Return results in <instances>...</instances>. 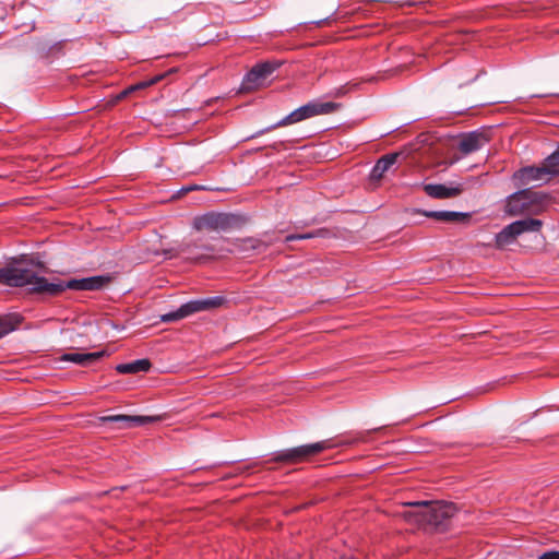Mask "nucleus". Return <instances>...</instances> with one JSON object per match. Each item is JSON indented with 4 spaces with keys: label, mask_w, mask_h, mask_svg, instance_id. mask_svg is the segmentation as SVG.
Returning <instances> with one entry per match:
<instances>
[{
    "label": "nucleus",
    "mask_w": 559,
    "mask_h": 559,
    "mask_svg": "<svg viewBox=\"0 0 559 559\" xmlns=\"http://www.w3.org/2000/svg\"><path fill=\"white\" fill-rule=\"evenodd\" d=\"M110 282L107 276H92L81 280H71L66 284L48 282L35 271L10 264L0 269V284L11 287H28L29 290L48 296H57L67 288L75 290H98Z\"/></svg>",
    "instance_id": "f257e3e1"
},
{
    "label": "nucleus",
    "mask_w": 559,
    "mask_h": 559,
    "mask_svg": "<svg viewBox=\"0 0 559 559\" xmlns=\"http://www.w3.org/2000/svg\"><path fill=\"white\" fill-rule=\"evenodd\" d=\"M408 506L420 507L419 511L404 512V518L408 522L416 524H429L436 530H444L448 521L456 513V507L451 502H412Z\"/></svg>",
    "instance_id": "f03ea898"
},
{
    "label": "nucleus",
    "mask_w": 559,
    "mask_h": 559,
    "mask_svg": "<svg viewBox=\"0 0 559 559\" xmlns=\"http://www.w3.org/2000/svg\"><path fill=\"white\" fill-rule=\"evenodd\" d=\"M551 202L552 197L547 192L523 189L508 197L506 213L510 216L539 215Z\"/></svg>",
    "instance_id": "7ed1b4c3"
},
{
    "label": "nucleus",
    "mask_w": 559,
    "mask_h": 559,
    "mask_svg": "<svg viewBox=\"0 0 559 559\" xmlns=\"http://www.w3.org/2000/svg\"><path fill=\"white\" fill-rule=\"evenodd\" d=\"M336 107H337V105L334 103H331V102H328V103L310 102V103L297 108L296 110H294L293 112H290L289 115L284 117L282 120H280L277 123L270 127L267 130L297 123L302 120L312 118L314 116L328 115V114L333 112L336 109Z\"/></svg>",
    "instance_id": "20e7f679"
},
{
    "label": "nucleus",
    "mask_w": 559,
    "mask_h": 559,
    "mask_svg": "<svg viewBox=\"0 0 559 559\" xmlns=\"http://www.w3.org/2000/svg\"><path fill=\"white\" fill-rule=\"evenodd\" d=\"M336 107H337V105L334 103H331V102H328V103L310 102V103L297 108L296 110H294L293 112H290L289 115L284 117L282 120H280L277 123L270 127L267 130L297 123L302 120L312 118L314 116L328 115V114L333 112L336 109Z\"/></svg>",
    "instance_id": "39448f33"
},
{
    "label": "nucleus",
    "mask_w": 559,
    "mask_h": 559,
    "mask_svg": "<svg viewBox=\"0 0 559 559\" xmlns=\"http://www.w3.org/2000/svg\"><path fill=\"white\" fill-rule=\"evenodd\" d=\"M543 226V222L537 218H524L515 221L507 225L500 233L496 235V246L503 248L511 243L518 236L530 233L539 231Z\"/></svg>",
    "instance_id": "423d86ee"
},
{
    "label": "nucleus",
    "mask_w": 559,
    "mask_h": 559,
    "mask_svg": "<svg viewBox=\"0 0 559 559\" xmlns=\"http://www.w3.org/2000/svg\"><path fill=\"white\" fill-rule=\"evenodd\" d=\"M226 299L222 296L205 298L201 300H192L187 304H183L178 310L163 314V322H173L180 319H183L190 314L195 312L215 309L225 304Z\"/></svg>",
    "instance_id": "0eeeda50"
},
{
    "label": "nucleus",
    "mask_w": 559,
    "mask_h": 559,
    "mask_svg": "<svg viewBox=\"0 0 559 559\" xmlns=\"http://www.w3.org/2000/svg\"><path fill=\"white\" fill-rule=\"evenodd\" d=\"M332 445L329 441H320L312 444L300 445L278 453L274 461L276 462H288L299 463L308 459L309 456L316 455Z\"/></svg>",
    "instance_id": "6e6552de"
},
{
    "label": "nucleus",
    "mask_w": 559,
    "mask_h": 559,
    "mask_svg": "<svg viewBox=\"0 0 559 559\" xmlns=\"http://www.w3.org/2000/svg\"><path fill=\"white\" fill-rule=\"evenodd\" d=\"M233 217L224 213L210 212L193 219L192 226L198 231H223L230 228Z\"/></svg>",
    "instance_id": "1a4fd4ad"
},
{
    "label": "nucleus",
    "mask_w": 559,
    "mask_h": 559,
    "mask_svg": "<svg viewBox=\"0 0 559 559\" xmlns=\"http://www.w3.org/2000/svg\"><path fill=\"white\" fill-rule=\"evenodd\" d=\"M276 62H263L254 66L246 75L242 86L243 90H255L263 84V81L270 76L277 68Z\"/></svg>",
    "instance_id": "9d476101"
},
{
    "label": "nucleus",
    "mask_w": 559,
    "mask_h": 559,
    "mask_svg": "<svg viewBox=\"0 0 559 559\" xmlns=\"http://www.w3.org/2000/svg\"><path fill=\"white\" fill-rule=\"evenodd\" d=\"M552 179L545 162L538 167H524L514 173L513 180L519 186H526L532 181L549 182Z\"/></svg>",
    "instance_id": "9b49d317"
},
{
    "label": "nucleus",
    "mask_w": 559,
    "mask_h": 559,
    "mask_svg": "<svg viewBox=\"0 0 559 559\" xmlns=\"http://www.w3.org/2000/svg\"><path fill=\"white\" fill-rule=\"evenodd\" d=\"M103 423H116L119 428H130L142 426L148 423L159 420V417L153 416H131V415H111L99 418Z\"/></svg>",
    "instance_id": "f8f14e48"
},
{
    "label": "nucleus",
    "mask_w": 559,
    "mask_h": 559,
    "mask_svg": "<svg viewBox=\"0 0 559 559\" xmlns=\"http://www.w3.org/2000/svg\"><path fill=\"white\" fill-rule=\"evenodd\" d=\"M402 153H390L380 157L370 173L371 181H380L384 175L392 169L397 163L399 158L402 157Z\"/></svg>",
    "instance_id": "ddd939ff"
},
{
    "label": "nucleus",
    "mask_w": 559,
    "mask_h": 559,
    "mask_svg": "<svg viewBox=\"0 0 559 559\" xmlns=\"http://www.w3.org/2000/svg\"><path fill=\"white\" fill-rule=\"evenodd\" d=\"M489 139L483 132H471L462 136L459 148L464 154H469L481 148Z\"/></svg>",
    "instance_id": "4468645a"
},
{
    "label": "nucleus",
    "mask_w": 559,
    "mask_h": 559,
    "mask_svg": "<svg viewBox=\"0 0 559 559\" xmlns=\"http://www.w3.org/2000/svg\"><path fill=\"white\" fill-rule=\"evenodd\" d=\"M462 185L455 187H447L444 185H425L424 191L427 195L433 199H451L460 195L463 192Z\"/></svg>",
    "instance_id": "2eb2a0df"
},
{
    "label": "nucleus",
    "mask_w": 559,
    "mask_h": 559,
    "mask_svg": "<svg viewBox=\"0 0 559 559\" xmlns=\"http://www.w3.org/2000/svg\"><path fill=\"white\" fill-rule=\"evenodd\" d=\"M418 213L444 223H461L469 219V214L454 211H418Z\"/></svg>",
    "instance_id": "dca6fc26"
},
{
    "label": "nucleus",
    "mask_w": 559,
    "mask_h": 559,
    "mask_svg": "<svg viewBox=\"0 0 559 559\" xmlns=\"http://www.w3.org/2000/svg\"><path fill=\"white\" fill-rule=\"evenodd\" d=\"M105 356V352L67 353L60 357L61 361L73 362L80 366H90Z\"/></svg>",
    "instance_id": "f3484780"
},
{
    "label": "nucleus",
    "mask_w": 559,
    "mask_h": 559,
    "mask_svg": "<svg viewBox=\"0 0 559 559\" xmlns=\"http://www.w3.org/2000/svg\"><path fill=\"white\" fill-rule=\"evenodd\" d=\"M151 368V362L148 359H139L129 364H120L116 367L117 372L127 374V373H138V372H146Z\"/></svg>",
    "instance_id": "a211bd4d"
},
{
    "label": "nucleus",
    "mask_w": 559,
    "mask_h": 559,
    "mask_svg": "<svg viewBox=\"0 0 559 559\" xmlns=\"http://www.w3.org/2000/svg\"><path fill=\"white\" fill-rule=\"evenodd\" d=\"M176 71V69H170L169 71L163 73V74H158V75H155L154 78L147 80V81H143V82H140L131 87H129L128 90L123 91L121 94H120V98L124 97L126 95H128L130 92H133V91H136V90H142V88H145V87H148V86H152L158 82H160L166 75L170 74V73H174Z\"/></svg>",
    "instance_id": "6ab92c4d"
},
{
    "label": "nucleus",
    "mask_w": 559,
    "mask_h": 559,
    "mask_svg": "<svg viewBox=\"0 0 559 559\" xmlns=\"http://www.w3.org/2000/svg\"><path fill=\"white\" fill-rule=\"evenodd\" d=\"M19 323L20 319L16 314L0 317V338L15 330Z\"/></svg>",
    "instance_id": "aec40b11"
},
{
    "label": "nucleus",
    "mask_w": 559,
    "mask_h": 559,
    "mask_svg": "<svg viewBox=\"0 0 559 559\" xmlns=\"http://www.w3.org/2000/svg\"><path fill=\"white\" fill-rule=\"evenodd\" d=\"M544 162L548 167V170L552 178L559 176V144L557 150L551 155H549Z\"/></svg>",
    "instance_id": "412c9836"
},
{
    "label": "nucleus",
    "mask_w": 559,
    "mask_h": 559,
    "mask_svg": "<svg viewBox=\"0 0 559 559\" xmlns=\"http://www.w3.org/2000/svg\"><path fill=\"white\" fill-rule=\"evenodd\" d=\"M267 245L259 239L248 238L242 240L243 249H253V250H265Z\"/></svg>",
    "instance_id": "4be33fe9"
},
{
    "label": "nucleus",
    "mask_w": 559,
    "mask_h": 559,
    "mask_svg": "<svg viewBox=\"0 0 559 559\" xmlns=\"http://www.w3.org/2000/svg\"><path fill=\"white\" fill-rule=\"evenodd\" d=\"M314 237V234H304V235H289L286 237V241L297 240V239H308Z\"/></svg>",
    "instance_id": "5701e85b"
},
{
    "label": "nucleus",
    "mask_w": 559,
    "mask_h": 559,
    "mask_svg": "<svg viewBox=\"0 0 559 559\" xmlns=\"http://www.w3.org/2000/svg\"><path fill=\"white\" fill-rule=\"evenodd\" d=\"M538 559H559V551H547L538 557Z\"/></svg>",
    "instance_id": "b1692460"
},
{
    "label": "nucleus",
    "mask_w": 559,
    "mask_h": 559,
    "mask_svg": "<svg viewBox=\"0 0 559 559\" xmlns=\"http://www.w3.org/2000/svg\"><path fill=\"white\" fill-rule=\"evenodd\" d=\"M199 189H202V188L199 187V186H188V187L182 188V191L183 192H189V191L199 190Z\"/></svg>",
    "instance_id": "393cba45"
}]
</instances>
